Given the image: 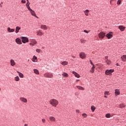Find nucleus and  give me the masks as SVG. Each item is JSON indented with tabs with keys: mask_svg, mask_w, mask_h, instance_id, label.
<instances>
[{
	"mask_svg": "<svg viewBox=\"0 0 126 126\" xmlns=\"http://www.w3.org/2000/svg\"><path fill=\"white\" fill-rule=\"evenodd\" d=\"M22 3H26V1L25 0H21Z\"/></svg>",
	"mask_w": 126,
	"mask_h": 126,
	"instance_id": "obj_44",
	"label": "nucleus"
},
{
	"mask_svg": "<svg viewBox=\"0 0 126 126\" xmlns=\"http://www.w3.org/2000/svg\"><path fill=\"white\" fill-rule=\"evenodd\" d=\"M79 56H80V58H81V59H85V58H86V54H85V53H84V52H81L79 54Z\"/></svg>",
	"mask_w": 126,
	"mask_h": 126,
	"instance_id": "obj_6",
	"label": "nucleus"
},
{
	"mask_svg": "<svg viewBox=\"0 0 126 126\" xmlns=\"http://www.w3.org/2000/svg\"><path fill=\"white\" fill-rule=\"evenodd\" d=\"M33 71L35 74H39V70H38L37 69H34Z\"/></svg>",
	"mask_w": 126,
	"mask_h": 126,
	"instance_id": "obj_30",
	"label": "nucleus"
},
{
	"mask_svg": "<svg viewBox=\"0 0 126 126\" xmlns=\"http://www.w3.org/2000/svg\"><path fill=\"white\" fill-rule=\"evenodd\" d=\"M105 117L107 118H111V114L110 113H107L105 115Z\"/></svg>",
	"mask_w": 126,
	"mask_h": 126,
	"instance_id": "obj_33",
	"label": "nucleus"
},
{
	"mask_svg": "<svg viewBox=\"0 0 126 126\" xmlns=\"http://www.w3.org/2000/svg\"><path fill=\"white\" fill-rule=\"evenodd\" d=\"M21 39L22 40V43H23L24 44H26V43H28L29 42V39H28V37L21 36Z\"/></svg>",
	"mask_w": 126,
	"mask_h": 126,
	"instance_id": "obj_2",
	"label": "nucleus"
},
{
	"mask_svg": "<svg viewBox=\"0 0 126 126\" xmlns=\"http://www.w3.org/2000/svg\"><path fill=\"white\" fill-rule=\"evenodd\" d=\"M119 29H120V31L123 32L126 30V28L123 26H119L118 27Z\"/></svg>",
	"mask_w": 126,
	"mask_h": 126,
	"instance_id": "obj_12",
	"label": "nucleus"
},
{
	"mask_svg": "<svg viewBox=\"0 0 126 126\" xmlns=\"http://www.w3.org/2000/svg\"><path fill=\"white\" fill-rule=\"evenodd\" d=\"M90 72L92 73H94V71H95V65H93L91 70H90Z\"/></svg>",
	"mask_w": 126,
	"mask_h": 126,
	"instance_id": "obj_17",
	"label": "nucleus"
},
{
	"mask_svg": "<svg viewBox=\"0 0 126 126\" xmlns=\"http://www.w3.org/2000/svg\"><path fill=\"white\" fill-rule=\"evenodd\" d=\"M76 113H79V110H76Z\"/></svg>",
	"mask_w": 126,
	"mask_h": 126,
	"instance_id": "obj_49",
	"label": "nucleus"
},
{
	"mask_svg": "<svg viewBox=\"0 0 126 126\" xmlns=\"http://www.w3.org/2000/svg\"><path fill=\"white\" fill-rule=\"evenodd\" d=\"M24 126H28V125H27V124H25Z\"/></svg>",
	"mask_w": 126,
	"mask_h": 126,
	"instance_id": "obj_52",
	"label": "nucleus"
},
{
	"mask_svg": "<svg viewBox=\"0 0 126 126\" xmlns=\"http://www.w3.org/2000/svg\"><path fill=\"white\" fill-rule=\"evenodd\" d=\"M77 88H78V89H79V90H84V88L81 87V86H76Z\"/></svg>",
	"mask_w": 126,
	"mask_h": 126,
	"instance_id": "obj_25",
	"label": "nucleus"
},
{
	"mask_svg": "<svg viewBox=\"0 0 126 126\" xmlns=\"http://www.w3.org/2000/svg\"><path fill=\"white\" fill-rule=\"evenodd\" d=\"M122 62H126V55H124L121 57Z\"/></svg>",
	"mask_w": 126,
	"mask_h": 126,
	"instance_id": "obj_20",
	"label": "nucleus"
},
{
	"mask_svg": "<svg viewBox=\"0 0 126 126\" xmlns=\"http://www.w3.org/2000/svg\"><path fill=\"white\" fill-rule=\"evenodd\" d=\"M30 12L31 14H32V16H34V17H36V18H38V16L36 15V13H35V11H34V10L32 9L31 10Z\"/></svg>",
	"mask_w": 126,
	"mask_h": 126,
	"instance_id": "obj_9",
	"label": "nucleus"
},
{
	"mask_svg": "<svg viewBox=\"0 0 126 126\" xmlns=\"http://www.w3.org/2000/svg\"><path fill=\"white\" fill-rule=\"evenodd\" d=\"M44 75V77H46L47 78H53V77H54V75L49 72L45 73Z\"/></svg>",
	"mask_w": 126,
	"mask_h": 126,
	"instance_id": "obj_3",
	"label": "nucleus"
},
{
	"mask_svg": "<svg viewBox=\"0 0 126 126\" xmlns=\"http://www.w3.org/2000/svg\"><path fill=\"white\" fill-rule=\"evenodd\" d=\"M84 13L86 16H88V13H89V10L87 9V10H85Z\"/></svg>",
	"mask_w": 126,
	"mask_h": 126,
	"instance_id": "obj_26",
	"label": "nucleus"
},
{
	"mask_svg": "<svg viewBox=\"0 0 126 126\" xmlns=\"http://www.w3.org/2000/svg\"><path fill=\"white\" fill-rule=\"evenodd\" d=\"M14 80H15V81H19L20 80L19 77L18 76H17L14 78Z\"/></svg>",
	"mask_w": 126,
	"mask_h": 126,
	"instance_id": "obj_31",
	"label": "nucleus"
},
{
	"mask_svg": "<svg viewBox=\"0 0 126 126\" xmlns=\"http://www.w3.org/2000/svg\"><path fill=\"white\" fill-rule=\"evenodd\" d=\"M61 64H62V65H67V64H68V62L66 61H63L61 63Z\"/></svg>",
	"mask_w": 126,
	"mask_h": 126,
	"instance_id": "obj_23",
	"label": "nucleus"
},
{
	"mask_svg": "<svg viewBox=\"0 0 126 126\" xmlns=\"http://www.w3.org/2000/svg\"><path fill=\"white\" fill-rule=\"evenodd\" d=\"M98 36L99 39H104L105 36H106V33L101 32L98 34Z\"/></svg>",
	"mask_w": 126,
	"mask_h": 126,
	"instance_id": "obj_4",
	"label": "nucleus"
},
{
	"mask_svg": "<svg viewBox=\"0 0 126 126\" xmlns=\"http://www.w3.org/2000/svg\"><path fill=\"white\" fill-rule=\"evenodd\" d=\"M111 33H112V32H109L106 35V37H107V38H108V39H111V38H112V37H113V34H111Z\"/></svg>",
	"mask_w": 126,
	"mask_h": 126,
	"instance_id": "obj_15",
	"label": "nucleus"
},
{
	"mask_svg": "<svg viewBox=\"0 0 126 126\" xmlns=\"http://www.w3.org/2000/svg\"><path fill=\"white\" fill-rule=\"evenodd\" d=\"M15 42L18 45H22V42H21V39L19 38H17L15 39Z\"/></svg>",
	"mask_w": 126,
	"mask_h": 126,
	"instance_id": "obj_7",
	"label": "nucleus"
},
{
	"mask_svg": "<svg viewBox=\"0 0 126 126\" xmlns=\"http://www.w3.org/2000/svg\"><path fill=\"white\" fill-rule=\"evenodd\" d=\"M113 72H114V69H107L105 72V74L106 75H110V74H112Z\"/></svg>",
	"mask_w": 126,
	"mask_h": 126,
	"instance_id": "obj_5",
	"label": "nucleus"
},
{
	"mask_svg": "<svg viewBox=\"0 0 126 126\" xmlns=\"http://www.w3.org/2000/svg\"><path fill=\"white\" fill-rule=\"evenodd\" d=\"M27 2L26 5V6L30 5V2H29V0H27Z\"/></svg>",
	"mask_w": 126,
	"mask_h": 126,
	"instance_id": "obj_40",
	"label": "nucleus"
},
{
	"mask_svg": "<svg viewBox=\"0 0 126 126\" xmlns=\"http://www.w3.org/2000/svg\"><path fill=\"white\" fill-rule=\"evenodd\" d=\"M117 65H119V64H117Z\"/></svg>",
	"mask_w": 126,
	"mask_h": 126,
	"instance_id": "obj_54",
	"label": "nucleus"
},
{
	"mask_svg": "<svg viewBox=\"0 0 126 126\" xmlns=\"http://www.w3.org/2000/svg\"><path fill=\"white\" fill-rule=\"evenodd\" d=\"M104 95H106V96H108L109 95V92L106 91L104 93Z\"/></svg>",
	"mask_w": 126,
	"mask_h": 126,
	"instance_id": "obj_42",
	"label": "nucleus"
},
{
	"mask_svg": "<svg viewBox=\"0 0 126 126\" xmlns=\"http://www.w3.org/2000/svg\"><path fill=\"white\" fill-rule=\"evenodd\" d=\"M108 56H106V57H105V59H106V60H108Z\"/></svg>",
	"mask_w": 126,
	"mask_h": 126,
	"instance_id": "obj_50",
	"label": "nucleus"
},
{
	"mask_svg": "<svg viewBox=\"0 0 126 126\" xmlns=\"http://www.w3.org/2000/svg\"><path fill=\"white\" fill-rule=\"evenodd\" d=\"M126 107V105L124 103H121L120 104V108H125Z\"/></svg>",
	"mask_w": 126,
	"mask_h": 126,
	"instance_id": "obj_32",
	"label": "nucleus"
},
{
	"mask_svg": "<svg viewBox=\"0 0 126 126\" xmlns=\"http://www.w3.org/2000/svg\"><path fill=\"white\" fill-rule=\"evenodd\" d=\"M71 57L73 58V59H75V56L71 55Z\"/></svg>",
	"mask_w": 126,
	"mask_h": 126,
	"instance_id": "obj_47",
	"label": "nucleus"
},
{
	"mask_svg": "<svg viewBox=\"0 0 126 126\" xmlns=\"http://www.w3.org/2000/svg\"><path fill=\"white\" fill-rule=\"evenodd\" d=\"M30 46H34V44H33V43H30Z\"/></svg>",
	"mask_w": 126,
	"mask_h": 126,
	"instance_id": "obj_46",
	"label": "nucleus"
},
{
	"mask_svg": "<svg viewBox=\"0 0 126 126\" xmlns=\"http://www.w3.org/2000/svg\"><path fill=\"white\" fill-rule=\"evenodd\" d=\"M82 116L83 117V118H87V114L86 113H83Z\"/></svg>",
	"mask_w": 126,
	"mask_h": 126,
	"instance_id": "obj_36",
	"label": "nucleus"
},
{
	"mask_svg": "<svg viewBox=\"0 0 126 126\" xmlns=\"http://www.w3.org/2000/svg\"><path fill=\"white\" fill-rule=\"evenodd\" d=\"M121 1H122V0H118L117 2V4H118V5L121 4Z\"/></svg>",
	"mask_w": 126,
	"mask_h": 126,
	"instance_id": "obj_39",
	"label": "nucleus"
},
{
	"mask_svg": "<svg viewBox=\"0 0 126 126\" xmlns=\"http://www.w3.org/2000/svg\"><path fill=\"white\" fill-rule=\"evenodd\" d=\"M17 72L19 74V75L20 77H21V78H23V77H24V76L23 75V74H22V73H21L19 71H17Z\"/></svg>",
	"mask_w": 126,
	"mask_h": 126,
	"instance_id": "obj_24",
	"label": "nucleus"
},
{
	"mask_svg": "<svg viewBox=\"0 0 126 126\" xmlns=\"http://www.w3.org/2000/svg\"><path fill=\"white\" fill-rule=\"evenodd\" d=\"M42 122L43 124H45V123H46V119H42Z\"/></svg>",
	"mask_w": 126,
	"mask_h": 126,
	"instance_id": "obj_43",
	"label": "nucleus"
},
{
	"mask_svg": "<svg viewBox=\"0 0 126 126\" xmlns=\"http://www.w3.org/2000/svg\"><path fill=\"white\" fill-rule=\"evenodd\" d=\"M62 75L64 77H68V74H67L66 72H63V73L62 74Z\"/></svg>",
	"mask_w": 126,
	"mask_h": 126,
	"instance_id": "obj_27",
	"label": "nucleus"
},
{
	"mask_svg": "<svg viewBox=\"0 0 126 126\" xmlns=\"http://www.w3.org/2000/svg\"><path fill=\"white\" fill-rule=\"evenodd\" d=\"M28 10H29L30 11H31L32 10V9H31V8H30V6L29 5H27L26 6Z\"/></svg>",
	"mask_w": 126,
	"mask_h": 126,
	"instance_id": "obj_38",
	"label": "nucleus"
},
{
	"mask_svg": "<svg viewBox=\"0 0 126 126\" xmlns=\"http://www.w3.org/2000/svg\"><path fill=\"white\" fill-rule=\"evenodd\" d=\"M80 42H81V43H86V40H84V39H80Z\"/></svg>",
	"mask_w": 126,
	"mask_h": 126,
	"instance_id": "obj_37",
	"label": "nucleus"
},
{
	"mask_svg": "<svg viewBox=\"0 0 126 126\" xmlns=\"http://www.w3.org/2000/svg\"><path fill=\"white\" fill-rule=\"evenodd\" d=\"M36 52H37V53H42V51L40 49H36Z\"/></svg>",
	"mask_w": 126,
	"mask_h": 126,
	"instance_id": "obj_35",
	"label": "nucleus"
},
{
	"mask_svg": "<svg viewBox=\"0 0 126 126\" xmlns=\"http://www.w3.org/2000/svg\"><path fill=\"white\" fill-rule=\"evenodd\" d=\"M20 29H21V28L20 27L17 26L15 29V33L17 34V33L19 32V30H20Z\"/></svg>",
	"mask_w": 126,
	"mask_h": 126,
	"instance_id": "obj_16",
	"label": "nucleus"
},
{
	"mask_svg": "<svg viewBox=\"0 0 126 126\" xmlns=\"http://www.w3.org/2000/svg\"><path fill=\"white\" fill-rule=\"evenodd\" d=\"M37 60H38V59L37 58V57H36L35 55H34L33 58H32V62L33 63H35V62H37Z\"/></svg>",
	"mask_w": 126,
	"mask_h": 126,
	"instance_id": "obj_22",
	"label": "nucleus"
},
{
	"mask_svg": "<svg viewBox=\"0 0 126 126\" xmlns=\"http://www.w3.org/2000/svg\"><path fill=\"white\" fill-rule=\"evenodd\" d=\"M91 109L92 112H94L95 110L96 109V107H95V106H94V105H92L91 107Z\"/></svg>",
	"mask_w": 126,
	"mask_h": 126,
	"instance_id": "obj_28",
	"label": "nucleus"
},
{
	"mask_svg": "<svg viewBox=\"0 0 126 126\" xmlns=\"http://www.w3.org/2000/svg\"><path fill=\"white\" fill-rule=\"evenodd\" d=\"M41 29H44V30H47V29H48V27H47V26H46L45 25H41Z\"/></svg>",
	"mask_w": 126,
	"mask_h": 126,
	"instance_id": "obj_18",
	"label": "nucleus"
},
{
	"mask_svg": "<svg viewBox=\"0 0 126 126\" xmlns=\"http://www.w3.org/2000/svg\"><path fill=\"white\" fill-rule=\"evenodd\" d=\"M10 63L11 66H14V65H15L16 64L15 62L13 59H11L10 61Z\"/></svg>",
	"mask_w": 126,
	"mask_h": 126,
	"instance_id": "obj_11",
	"label": "nucleus"
},
{
	"mask_svg": "<svg viewBox=\"0 0 126 126\" xmlns=\"http://www.w3.org/2000/svg\"><path fill=\"white\" fill-rule=\"evenodd\" d=\"M114 0H110V4H112V1H113Z\"/></svg>",
	"mask_w": 126,
	"mask_h": 126,
	"instance_id": "obj_48",
	"label": "nucleus"
},
{
	"mask_svg": "<svg viewBox=\"0 0 126 126\" xmlns=\"http://www.w3.org/2000/svg\"><path fill=\"white\" fill-rule=\"evenodd\" d=\"M115 94L116 96H118V95H120L121 93H120V91L118 89H116L115 90Z\"/></svg>",
	"mask_w": 126,
	"mask_h": 126,
	"instance_id": "obj_19",
	"label": "nucleus"
},
{
	"mask_svg": "<svg viewBox=\"0 0 126 126\" xmlns=\"http://www.w3.org/2000/svg\"><path fill=\"white\" fill-rule=\"evenodd\" d=\"M20 101H21V102H23V103H27V102H28V100H27V98L23 97H21L20 98Z\"/></svg>",
	"mask_w": 126,
	"mask_h": 126,
	"instance_id": "obj_8",
	"label": "nucleus"
},
{
	"mask_svg": "<svg viewBox=\"0 0 126 126\" xmlns=\"http://www.w3.org/2000/svg\"><path fill=\"white\" fill-rule=\"evenodd\" d=\"M106 63L107 64H111V61H110L108 59H107L106 60Z\"/></svg>",
	"mask_w": 126,
	"mask_h": 126,
	"instance_id": "obj_34",
	"label": "nucleus"
},
{
	"mask_svg": "<svg viewBox=\"0 0 126 126\" xmlns=\"http://www.w3.org/2000/svg\"><path fill=\"white\" fill-rule=\"evenodd\" d=\"M7 30L9 33H11L12 32H14L15 30L14 29H10V28L8 27L7 28Z\"/></svg>",
	"mask_w": 126,
	"mask_h": 126,
	"instance_id": "obj_10",
	"label": "nucleus"
},
{
	"mask_svg": "<svg viewBox=\"0 0 126 126\" xmlns=\"http://www.w3.org/2000/svg\"><path fill=\"white\" fill-rule=\"evenodd\" d=\"M50 105L53 107H57L59 105V101L57 99H52L49 101Z\"/></svg>",
	"mask_w": 126,
	"mask_h": 126,
	"instance_id": "obj_1",
	"label": "nucleus"
},
{
	"mask_svg": "<svg viewBox=\"0 0 126 126\" xmlns=\"http://www.w3.org/2000/svg\"><path fill=\"white\" fill-rule=\"evenodd\" d=\"M72 73L74 74L75 77H77V78H79V77H80V75H79V74L76 73L75 71H72Z\"/></svg>",
	"mask_w": 126,
	"mask_h": 126,
	"instance_id": "obj_14",
	"label": "nucleus"
},
{
	"mask_svg": "<svg viewBox=\"0 0 126 126\" xmlns=\"http://www.w3.org/2000/svg\"><path fill=\"white\" fill-rule=\"evenodd\" d=\"M104 97H105V98H107V95H104Z\"/></svg>",
	"mask_w": 126,
	"mask_h": 126,
	"instance_id": "obj_53",
	"label": "nucleus"
},
{
	"mask_svg": "<svg viewBox=\"0 0 126 126\" xmlns=\"http://www.w3.org/2000/svg\"><path fill=\"white\" fill-rule=\"evenodd\" d=\"M36 35H37V36H42V35H44V33L39 30L36 32Z\"/></svg>",
	"mask_w": 126,
	"mask_h": 126,
	"instance_id": "obj_13",
	"label": "nucleus"
},
{
	"mask_svg": "<svg viewBox=\"0 0 126 126\" xmlns=\"http://www.w3.org/2000/svg\"><path fill=\"white\" fill-rule=\"evenodd\" d=\"M84 32H85V33H87V34H88V33H89V32H90V31H87L86 30H84Z\"/></svg>",
	"mask_w": 126,
	"mask_h": 126,
	"instance_id": "obj_41",
	"label": "nucleus"
},
{
	"mask_svg": "<svg viewBox=\"0 0 126 126\" xmlns=\"http://www.w3.org/2000/svg\"><path fill=\"white\" fill-rule=\"evenodd\" d=\"M76 82H78V81H79V80H76Z\"/></svg>",
	"mask_w": 126,
	"mask_h": 126,
	"instance_id": "obj_51",
	"label": "nucleus"
},
{
	"mask_svg": "<svg viewBox=\"0 0 126 126\" xmlns=\"http://www.w3.org/2000/svg\"><path fill=\"white\" fill-rule=\"evenodd\" d=\"M31 42L33 45H36V44H37V41L35 39H32Z\"/></svg>",
	"mask_w": 126,
	"mask_h": 126,
	"instance_id": "obj_29",
	"label": "nucleus"
},
{
	"mask_svg": "<svg viewBox=\"0 0 126 126\" xmlns=\"http://www.w3.org/2000/svg\"><path fill=\"white\" fill-rule=\"evenodd\" d=\"M91 64H92L93 66L94 65V64H93V63H92V61L91 60L90 61Z\"/></svg>",
	"mask_w": 126,
	"mask_h": 126,
	"instance_id": "obj_45",
	"label": "nucleus"
},
{
	"mask_svg": "<svg viewBox=\"0 0 126 126\" xmlns=\"http://www.w3.org/2000/svg\"><path fill=\"white\" fill-rule=\"evenodd\" d=\"M49 120L51 122H56V118L54 117L53 116H50L49 117Z\"/></svg>",
	"mask_w": 126,
	"mask_h": 126,
	"instance_id": "obj_21",
	"label": "nucleus"
}]
</instances>
